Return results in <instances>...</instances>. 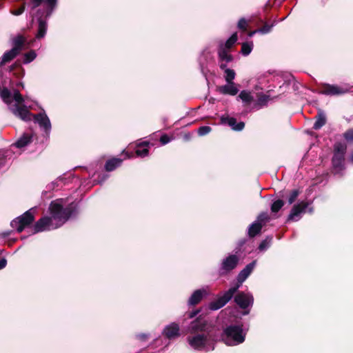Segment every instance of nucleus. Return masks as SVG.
Returning a JSON list of instances; mask_svg holds the SVG:
<instances>
[{"instance_id": "f257e3e1", "label": "nucleus", "mask_w": 353, "mask_h": 353, "mask_svg": "<svg viewBox=\"0 0 353 353\" xmlns=\"http://www.w3.org/2000/svg\"><path fill=\"white\" fill-rule=\"evenodd\" d=\"M0 96L2 100L8 105L9 109L17 117L23 121H30L32 114L22 105L24 99L18 90H14L13 94L6 88L0 90ZM34 121L38 123L40 128L49 136L51 131V123L46 114L43 112L33 115Z\"/></svg>"}, {"instance_id": "f03ea898", "label": "nucleus", "mask_w": 353, "mask_h": 353, "mask_svg": "<svg viewBox=\"0 0 353 353\" xmlns=\"http://www.w3.org/2000/svg\"><path fill=\"white\" fill-rule=\"evenodd\" d=\"M63 199H60L51 202L49 207L50 216L39 219L34 225V233L60 228L75 214V205L71 203L63 208Z\"/></svg>"}, {"instance_id": "7ed1b4c3", "label": "nucleus", "mask_w": 353, "mask_h": 353, "mask_svg": "<svg viewBox=\"0 0 353 353\" xmlns=\"http://www.w3.org/2000/svg\"><path fill=\"white\" fill-rule=\"evenodd\" d=\"M256 264V261H253L240 271L236 277V283L224 292L222 295L218 296L214 301L210 303L209 308L212 310H217L225 306L232 299L243 283L254 270Z\"/></svg>"}, {"instance_id": "20e7f679", "label": "nucleus", "mask_w": 353, "mask_h": 353, "mask_svg": "<svg viewBox=\"0 0 353 353\" xmlns=\"http://www.w3.org/2000/svg\"><path fill=\"white\" fill-rule=\"evenodd\" d=\"M43 1L44 2V4L46 6V11H45L46 17H48L51 15L52 12L55 9L57 6V0H30L32 5L31 10H33L37 7H39ZM43 13L44 11H37L39 22L38 32L37 34V39L43 38L46 35L47 31L46 21L41 19Z\"/></svg>"}, {"instance_id": "39448f33", "label": "nucleus", "mask_w": 353, "mask_h": 353, "mask_svg": "<svg viewBox=\"0 0 353 353\" xmlns=\"http://www.w3.org/2000/svg\"><path fill=\"white\" fill-rule=\"evenodd\" d=\"M246 333L242 325H230L223 330L221 338L227 345L234 346L245 341Z\"/></svg>"}, {"instance_id": "423d86ee", "label": "nucleus", "mask_w": 353, "mask_h": 353, "mask_svg": "<svg viewBox=\"0 0 353 353\" xmlns=\"http://www.w3.org/2000/svg\"><path fill=\"white\" fill-rule=\"evenodd\" d=\"M189 345L196 350L210 351L214 349V340L209 334H197L187 338Z\"/></svg>"}, {"instance_id": "0eeeda50", "label": "nucleus", "mask_w": 353, "mask_h": 353, "mask_svg": "<svg viewBox=\"0 0 353 353\" xmlns=\"http://www.w3.org/2000/svg\"><path fill=\"white\" fill-rule=\"evenodd\" d=\"M311 205L312 201L304 200L294 205L290 212L288 214V221H298L302 218L305 213H312L313 207L311 206Z\"/></svg>"}, {"instance_id": "6e6552de", "label": "nucleus", "mask_w": 353, "mask_h": 353, "mask_svg": "<svg viewBox=\"0 0 353 353\" xmlns=\"http://www.w3.org/2000/svg\"><path fill=\"white\" fill-rule=\"evenodd\" d=\"M35 212L36 208H32L12 220L10 223L12 228H15L18 232H21L26 227L32 223L34 220Z\"/></svg>"}, {"instance_id": "1a4fd4ad", "label": "nucleus", "mask_w": 353, "mask_h": 353, "mask_svg": "<svg viewBox=\"0 0 353 353\" xmlns=\"http://www.w3.org/2000/svg\"><path fill=\"white\" fill-rule=\"evenodd\" d=\"M352 88L353 86L347 83H343L341 85L323 83L320 92L323 94L330 96L342 95L351 92Z\"/></svg>"}, {"instance_id": "9d476101", "label": "nucleus", "mask_w": 353, "mask_h": 353, "mask_svg": "<svg viewBox=\"0 0 353 353\" xmlns=\"http://www.w3.org/2000/svg\"><path fill=\"white\" fill-rule=\"evenodd\" d=\"M239 257L236 254H230L224 258L219 268V275L225 276L235 269L239 263Z\"/></svg>"}, {"instance_id": "9b49d317", "label": "nucleus", "mask_w": 353, "mask_h": 353, "mask_svg": "<svg viewBox=\"0 0 353 353\" xmlns=\"http://www.w3.org/2000/svg\"><path fill=\"white\" fill-rule=\"evenodd\" d=\"M345 169V156H332V172L335 176H343Z\"/></svg>"}, {"instance_id": "f8f14e48", "label": "nucleus", "mask_w": 353, "mask_h": 353, "mask_svg": "<svg viewBox=\"0 0 353 353\" xmlns=\"http://www.w3.org/2000/svg\"><path fill=\"white\" fill-rule=\"evenodd\" d=\"M234 301L241 309L245 310L252 306L254 298L250 293L241 292L234 296Z\"/></svg>"}, {"instance_id": "ddd939ff", "label": "nucleus", "mask_w": 353, "mask_h": 353, "mask_svg": "<svg viewBox=\"0 0 353 353\" xmlns=\"http://www.w3.org/2000/svg\"><path fill=\"white\" fill-rule=\"evenodd\" d=\"M162 334L168 339H175L180 335L179 325L176 323H171L166 325L163 332Z\"/></svg>"}, {"instance_id": "4468645a", "label": "nucleus", "mask_w": 353, "mask_h": 353, "mask_svg": "<svg viewBox=\"0 0 353 353\" xmlns=\"http://www.w3.org/2000/svg\"><path fill=\"white\" fill-rule=\"evenodd\" d=\"M219 54V64L221 70H223L227 66V63L232 61V56L228 53L227 49L221 46L218 52Z\"/></svg>"}, {"instance_id": "2eb2a0df", "label": "nucleus", "mask_w": 353, "mask_h": 353, "mask_svg": "<svg viewBox=\"0 0 353 353\" xmlns=\"http://www.w3.org/2000/svg\"><path fill=\"white\" fill-rule=\"evenodd\" d=\"M206 321L201 318H197L192 321L187 328V332L191 334L205 330Z\"/></svg>"}, {"instance_id": "dca6fc26", "label": "nucleus", "mask_w": 353, "mask_h": 353, "mask_svg": "<svg viewBox=\"0 0 353 353\" xmlns=\"http://www.w3.org/2000/svg\"><path fill=\"white\" fill-rule=\"evenodd\" d=\"M221 121L223 124L228 125L233 130L241 131L245 127L243 121L237 122L236 119L230 117H221Z\"/></svg>"}, {"instance_id": "f3484780", "label": "nucleus", "mask_w": 353, "mask_h": 353, "mask_svg": "<svg viewBox=\"0 0 353 353\" xmlns=\"http://www.w3.org/2000/svg\"><path fill=\"white\" fill-rule=\"evenodd\" d=\"M208 294L206 289L202 288L195 290L188 300V304L194 305L199 303L202 298Z\"/></svg>"}, {"instance_id": "a211bd4d", "label": "nucleus", "mask_w": 353, "mask_h": 353, "mask_svg": "<svg viewBox=\"0 0 353 353\" xmlns=\"http://www.w3.org/2000/svg\"><path fill=\"white\" fill-rule=\"evenodd\" d=\"M125 157L123 159L121 158H112L108 160L105 165V169L108 172H111L117 168L119 167L122 162L128 158H130L131 156H125Z\"/></svg>"}, {"instance_id": "6ab92c4d", "label": "nucleus", "mask_w": 353, "mask_h": 353, "mask_svg": "<svg viewBox=\"0 0 353 353\" xmlns=\"http://www.w3.org/2000/svg\"><path fill=\"white\" fill-rule=\"evenodd\" d=\"M219 90L223 94H230L232 96L236 95L239 92V89L234 82L227 83V84L220 86L219 88Z\"/></svg>"}, {"instance_id": "aec40b11", "label": "nucleus", "mask_w": 353, "mask_h": 353, "mask_svg": "<svg viewBox=\"0 0 353 353\" xmlns=\"http://www.w3.org/2000/svg\"><path fill=\"white\" fill-rule=\"evenodd\" d=\"M326 123V115L325 112L319 110L316 116V121L314 123L313 128L316 130L321 129Z\"/></svg>"}, {"instance_id": "412c9836", "label": "nucleus", "mask_w": 353, "mask_h": 353, "mask_svg": "<svg viewBox=\"0 0 353 353\" xmlns=\"http://www.w3.org/2000/svg\"><path fill=\"white\" fill-rule=\"evenodd\" d=\"M18 54L17 48H12L10 50L6 52L0 59V67L13 59Z\"/></svg>"}, {"instance_id": "4be33fe9", "label": "nucleus", "mask_w": 353, "mask_h": 353, "mask_svg": "<svg viewBox=\"0 0 353 353\" xmlns=\"http://www.w3.org/2000/svg\"><path fill=\"white\" fill-rule=\"evenodd\" d=\"M150 144L146 141L140 143L137 145L135 154H148L150 152Z\"/></svg>"}, {"instance_id": "5701e85b", "label": "nucleus", "mask_w": 353, "mask_h": 353, "mask_svg": "<svg viewBox=\"0 0 353 353\" xmlns=\"http://www.w3.org/2000/svg\"><path fill=\"white\" fill-rule=\"evenodd\" d=\"M270 101V97L264 94H260L258 95V99L256 102L254 104V106L256 109H260L265 105H267L268 101Z\"/></svg>"}, {"instance_id": "b1692460", "label": "nucleus", "mask_w": 353, "mask_h": 353, "mask_svg": "<svg viewBox=\"0 0 353 353\" xmlns=\"http://www.w3.org/2000/svg\"><path fill=\"white\" fill-rule=\"evenodd\" d=\"M32 141L31 135L28 134H24L21 137H20L18 141L14 143V145L17 148H23L26 146L28 143H30Z\"/></svg>"}, {"instance_id": "393cba45", "label": "nucleus", "mask_w": 353, "mask_h": 353, "mask_svg": "<svg viewBox=\"0 0 353 353\" xmlns=\"http://www.w3.org/2000/svg\"><path fill=\"white\" fill-rule=\"evenodd\" d=\"M261 228L262 227L260 225V223L255 221L248 228V235L251 237L256 236L261 232Z\"/></svg>"}, {"instance_id": "a878e982", "label": "nucleus", "mask_w": 353, "mask_h": 353, "mask_svg": "<svg viewBox=\"0 0 353 353\" xmlns=\"http://www.w3.org/2000/svg\"><path fill=\"white\" fill-rule=\"evenodd\" d=\"M272 241V237L267 236L264 240H263L259 247L258 250L261 252H265L271 245Z\"/></svg>"}, {"instance_id": "bb28decb", "label": "nucleus", "mask_w": 353, "mask_h": 353, "mask_svg": "<svg viewBox=\"0 0 353 353\" xmlns=\"http://www.w3.org/2000/svg\"><path fill=\"white\" fill-rule=\"evenodd\" d=\"M25 42V39L21 36L18 35L12 39V44L13 48H17V52H19L21 50L23 43Z\"/></svg>"}, {"instance_id": "cd10ccee", "label": "nucleus", "mask_w": 353, "mask_h": 353, "mask_svg": "<svg viewBox=\"0 0 353 353\" xmlns=\"http://www.w3.org/2000/svg\"><path fill=\"white\" fill-rule=\"evenodd\" d=\"M224 70V78L227 83L233 82V80L235 78L236 73L234 70L228 68L227 66L225 67Z\"/></svg>"}, {"instance_id": "c85d7f7f", "label": "nucleus", "mask_w": 353, "mask_h": 353, "mask_svg": "<svg viewBox=\"0 0 353 353\" xmlns=\"http://www.w3.org/2000/svg\"><path fill=\"white\" fill-rule=\"evenodd\" d=\"M270 220V217L268 212H262L261 213L256 221L260 223V225L263 228L264 225H266L267 223H268Z\"/></svg>"}, {"instance_id": "c756f323", "label": "nucleus", "mask_w": 353, "mask_h": 353, "mask_svg": "<svg viewBox=\"0 0 353 353\" xmlns=\"http://www.w3.org/2000/svg\"><path fill=\"white\" fill-rule=\"evenodd\" d=\"M239 98H240L243 102H244L246 105L250 104L252 100L253 97L251 95L250 92L243 90L239 95Z\"/></svg>"}, {"instance_id": "7c9ffc66", "label": "nucleus", "mask_w": 353, "mask_h": 353, "mask_svg": "<svg viewBox=\"0 0 353 353\" xmlns=\"http://www.w3.org/2000/svg\"><path fill=\"white\" fill-rule=\"evenodd\" d=\"M253 48V43L250 42H245L242 44L241 46V53L244 56H248L250 54Z\"/></svg>"}, {"instance_id": "2f4dec72", "label": "nucleus", "mask_w": 353, "mask_h": 353, "mask_svg": "<svg viewBox=\"0 0 353 353\" xmlns=\"http://www.w3.org/2000/svg\"><path fill=\"white\" fill-rule=\"evenodd\" d=\"M284 205V201L282 199L275 200L271 205L272 212L276 213Z\"/></svg>"}, {"instance_id": "473e14b6", "label": "nucleus", "mask_w": 353, "mask_h": 353, "mask_svg": "<svg viewBox=\"0 0 353 353\" xmlns=\"http://www.w3.org/2000/svg\"><path fill=\"white\" fill-rule=\"evenodd\" d=\"M237 41V34L234 33L225 43V48L229 50Z\"/></svg>"}, {"instance_id": "72a5a7b5", "label": "nucleus", "mask_w": 353, "mask_h": 353, "mask_svg": "<svg viewBox=\"0 0 353 353\" xmlns=\"http://www.w3.org/2000/svg\"><path fill=\"white\" fill-rule=\"evenodd\" d=\"M36 58V53L34 51L32 50L25 54L23 63H29L32 61Z\"/></svg>"}, {"instance_id": "f704fd0d", "label": "nucleus", "mask_w": 353, "mask_h": 353, "mask_svg": "<svg viewBox=\"0 0 353 353\" xmlns=\"http://www.w3.org/2000/svg\"><path fill=\"white\" fill-rule=\"evenodd\" d=\"M211 130L212 128L210 126L204 125L200 127L198 129L197 132L199 136L202 137L209 134L211 132Z\"/></svg>"}, {"instance_id": "c9c22d12", "label": "nucleus", "mask_w": 353, "mask_h": 353, "mask_svg": "<svg viewBox=\"0 0 353 353\" xmlns=\"http://www.w3.org/2000/svg\"><path fill=\"white\" fill-rule=\"evenodd\" d=\"M65 179L62 176H60L55 181H53L51 183L48 184L47 185V189L48 190H53L56 188V187H58L59 186V182H63V181Z\"/></svg>"}, {"instance_id": "e433bc0d", "label": "nucleus", "mask_w": 353, "mask_h": 353, "mask_svg": "<svg viewBox=\"0 0 353 353\" xmlns=\"http://www.w3.org/2000/svg\"><path fill=\"white\" fill-rule=\"evenodd\" d=\"M299 194V190H294L288 196V204L292 203Z\"/></svg>"}, {"instance_id": "4c0bfd02", "label": "nucleus", "mask_w": 353, "mask_h": 353, "mask_svg": "<svg viewBox=\"0 0 353 353\" xmlns=\"http://www.w3.org/2000/svg\"><path fill=\"white\" fill-rule=\"evenodd\" d=\"M343 137L347 141H348V142L353 141V129H350V130H348L347 131H346L344 133Z\"/></svg>"}, {"instance_id": "58836bf2", "label": "nucleus", "mask_w": 353, "mask_h": 353, "mask_svg": "<svg viewBox=\"0 0 353 353\" xmlns=\"http://www.w3.org/2000/svg\"><path fill=\"white\" fill-rule=\"evenodd\" d=\"M247 27V21L242 18L238 22V28L242 30H245Z\"/></svg>"}, {"instance_id": "ea45409f", "label": "nucleus", "mask_w": 353, "mask_h": 353, "mask_svg": "<svg viewBox=\"0 0 353 353\" xmlns=\"http://www.w3.org/2000/svg\"><path fill=\"white\" fill-rule=\"evenodd\" d=\"M272 26L269 25H265L262 28L257 30L258 32L262 33V34H266L268 33L271 30Z\"/></svg>"}, {"instance_id": "a19ab883", "label": "nucleus", "mask_w": 353, "mask_h": 353, "mask_svg": "<svg viewBox=\"0 0 353 353\" xmlns=\"http://www.w3.org/2000/svg\"><path fill=\"white\" fill-rule=\"evenodd\" d=\"M24 10H25V6L23 5L19 9H17V10H11L10 12L13 15L19 16V15L21 14L23 12Z\"/></svg>"}, {"instance_id": "79ce46f5", "label": "nucleus", "mask_w": 353, "mask_h": 353, "mask_svg": "<svg viewBox=\"0 0 353 353\" xmlns=\"http://www.w3.org/2000/svg\"><path fill=\"white\" fill-rule=\"evenodd\" d=\"M160 141L161 145H165L170 141V139L168 135L163 134L161 137Z\"/></svg>"}, {"instance_id": "37998d69", "label": "nucleus", "mask_w": 353, "mask_h": 353, "mask_svg": "<svg viewBox=\"0 0 353 353\" xmlns=\"http://www.w3.org/2000/svg\"><path fill=\"white\" fill-rule=\"evenodd\" d=\"M137 338L141 341H145L148 338V334H139L137 335Z\"/></svg>"}, {"instance_id": "c03bdc74", "label": "nucleus", "mask_w": 353, "mask_h": 353, "mask_svg": "<svg viewBox=\"0 0 353 353\" xmlns=\"http://www.w3.org/2000/svg\"><path fill=\"white\" fill-rule=\"evenodd\" d=\"M199 312V310L192 311V312H191L188 314V319H192L194 316H196L198 314Z\"/></svg>"}, {"instance_id": "a18cd8bd", "label": "nucleus", "mask_w": 353, "mask_h": 353, "mask_svg": "<svg viewBox=\"0 0 353 353\" xmlns=\"http://www.w3.org/2000/svg\"><path fill=\"white\" fill-rule=\"evenodd\" d=\"M7 264V261L6 259L4 258H2L0 259V270L3 269V268L6 267Z\"/></svg>"}, {"instance_id": "49530a36", "label": "nucleus", "mask_w": 353, "mask_h": 353, "mask_svg": "<svg viewBox=\"0 0 353 353\" xmlns=\"http://www.w3.org/2000/svg\"><path fill=\"white\" fill-rule=\"evenodd\" d=\"M6 156H0V167L5 165L6 161Z\"/></svg>"}, {"instance_id": "de8ad7c7", "label": "nucleus", "mask_w": 353, "mask_h": 353, "mask_svg": "<svg viewBox=\"0 0 353 353\" xmlns=\"http://www.w3.org/2000/svg\"><path fill=\"white\" fill-rule=\"evenodd\" d=\"M108 177V174H103L101 179L99 180V183H101L104 182Z\"/></svg>"}, {"instance_id": "09e8293b", "label": "nucleus", "mask_w": 353, "mask_h": 353, "mask_svg": "<svg viewBox=\"0 0 353 353\" xmlns=\"http://www.w3.org/2000/svg\"><path fill=\"white\" fill-rule=\"evenodd\" d=\"M294 81V77L291 74L290 75L288 74V85L291 83L292 81Z\"/></svg>"}, {"instance_id": "8fccbe9b", "label": "nucleus", "mask_w": 353, "mask_h": 353, "mask_svg": "<svg viewBox=\"0 0 353 353\" xmlns=\"http://www.w3.org/2000/svg\"><path fill=\"white\" fill-rule=\"evenodd\" d=\"M129 150H130V148H128V150H123L121 154H125V155L132 154V152H130Z\"/></svg>"}, {"instance_id": "3c124183", "label": "nucleus", "mask_w": 353, "mask_h": 353, "mask_svg": "<svg viewBox=\"0 0 353 353\" xmlns=\"http://www.w3.org/2000/svg\"><path fill=\"white\" fill-rule=\"evenodd\" d=\"M348 162L353 165V156H350V158L348 159Z\"/></svg>"}, {"instance_id": "603ef678", "label": "nucleus", "mask_w": 353, "mask_h": 353, "mask_svg": "<svg viewBox=\"0 0 353 353\" xmlns=\"http://www.w3.org/2000/svg\"><path fill=\"white\" fill-rule=\"evenodd\" d=\"M299 86V84H295V83H294V90H298Z\"/></svg>"}, {"instance_id": "864d4df0", "label": "nucleus", "mask_w": 353, "mask_h": 353, "mask_svg": "<svg viewBox=\"0 0 353 353\" xmlns=\"http://www.w3.org/2000/svg\"><path fill=\"white\" fill-rule=\"evenodd\" d=\"M17 86H19V85H20V86H21L22 88H23V87H24V86H23V83H21V82L18 83L17 84Z\"/></svg>"}, {"instance_id": "5fc2aeb1", "label": "nucleus", "mask_w": 353, "mask_h": 353, "mask_svg": "<svg viewBox=\"0 0 353 353\" xmlns=\"http://www.w3.org/2000/svg\"><path fill=\"white\" fill-rule=\"evenodd\" d=\"M256 32H258L257 30L254 31V32H252L250 34V36L252 37L254 34H255Z\"/></svg>"}, {"instance_id": "6e6d98bb", "label": "nucleus", "mask_w": 353, "mask_h": 353, "mask_svg": "<svg viewBox=\"0 0 353 353\" xmlns=\"http://www.w3.org/2000/svg\"><path fill=\"white\" fill-rule=\"evenodd\" d=\"M249 312H250V310H247V311H245L243 314L244 315H246V314H249Z\"/></svg>"}, {"instance_id": "4d7b16f0", "label": "nucleus", "mask_w": 353, "mask_h": 353, "mask_svg": "<svg viewBox=\"0 0 353 353\" xmlns=\"http://www.w3.org/2000/svg\"><path fill=\"white\" fill-rule=\"evenodd\" d=\"M190 137V134H188V135H185V138H186L187 139H189Z\"/></svg>"}, {"instance_id": "13d9d810", "label": "nucleus", "mask_w": 353, "mask_h": 353, "mask_svg": "<svg viewBox=\"0 0 353 353\" xmlns=\"http://www.w3.org/2000/svg\"><path fill=\"white\" fill-rule=\"evenodd\" d=\"M13 70V66L10 67V70Z\"/></svg>"}]
</instances>
